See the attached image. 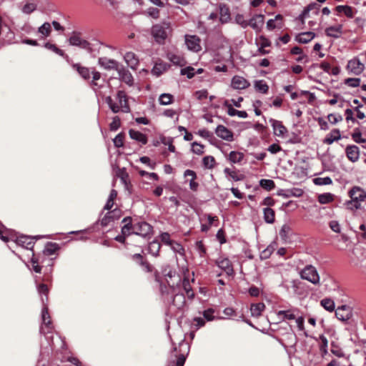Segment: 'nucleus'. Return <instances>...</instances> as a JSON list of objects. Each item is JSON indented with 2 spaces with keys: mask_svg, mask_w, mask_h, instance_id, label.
Here are the masks:
<instances>
[{
  "mask_svg": "<svg viewBox=\"0 0 366 366\" xmlns=\"http://www.w3.org/2000/svg\"><path fill=\"white\" fill-rule=\"evenodd\" d=\"M349 200H346L343 205L350 212H356L362 208V203L366 201V191L359 186L351 187L347 192Z\"/></svg>",
  "mask_w": 366,
  "mask_h": 366,
  "instance_id": "nucleus-1",
  "label": "nucleus"
},
{
  "mask_svg": "<svg viewBox=\"0 0 366 366\" xmlns=\"http://www.w3.org/2000/svg\"><path fill=\"white\" fill-rule=\"evenodd\" d=\"M105 102L114 114L119 112L129 113L130 107L128 103L127 96L123 91H118L116 99L114 100L110 96L105 98Z\"/></svg>",
  "mask_w": 366,
  "mask_h": 366,
  "instance_id": "nucleus-2",
  "label": "nucleus"
},
{
  "mask_svg": "<svg viewBox=\"0 0 366 366\" xmlns=\"http://www.w3.org/2000/svg\"><path fill=\"white\" fill-rule=\"evenodd\" d=\"M170 29L169 22H162L157 24L152 27L151 33L155 41L159 44H164L167 38L168 31Z\"/></svg>",
  "mask_w": 366,
  "mask_h": 366,
  "instance_id": "nucleus-3",
  "label": "nucleus"
},
{
  "mask_svg": "<svg viewBox=\"0 0 366 366\" xmlns=\"http://www.w3.org/2000/svg\"><path fill=\"white\" fill-rule=\"evenodd\" d=\"M300 277L313 285H319L320 277L317 269L312 264L306 265L300 272Z\"/></svg>",
  "mask_w": 366,
  "mask_h": 366,
  "instance_id": "nucleus-4",
  "label": "nucleus"
},
{
  "mask_svg": "<svg viewBox=\"0 0 366 366\" xmlns=\"http://www.w3.org/2000/svg\"><path fill=\"white\" fill-rule=\"evenodd\" d=\"M132 230L133 234L147 237L152 234V227L146 222H141L134 224Z\"/></svg>",
  "mask_w": 366,
  "mask_h": 366,
  "instance_id": "nucleus-5",
  "label": "nucleus"
},
{
  "mask_svg": "<svg viewBox=\"0 0 366 366\" xmlns=\"http://www.w3.org/2000/svg\"><path fill=\"white\" fill-rule=\"evenodd\" d=\"M335 315L339 320L347 322L352 318V308L346 305L340 306L335 310Z\"/></svg>",
  "mask_w": 366,
  "mask_h": 366,
  "instance_id": "nucleus-6",
  "label": "nucleus"
},
{
  "mask_svg": "<svg viewBox=\"0 0 366 366\" xmlns=\"http://www.w3.org/2000/svg\"><path fill=\"white\" fill-rule=\"evenodd\" d=\"M41 319L42 325L40 328L41 333L46 335L51 332L52 331L53 326L50 320L48 308L44 304L41 310Z\"/></svg>",
  "mask_w": 366,
  "mask_h": 366,
  "instance_id": "nucleus-7",
  "label": "nucleus"
},
{
  "mask_svg": "<svg viewBox=\"0 0 366 366\" xmlns=\"http://www.w3.org/2000/svg\"><path fill=\"white\" fill-rule=\"evenodd\" d=\"M365 69L364 64L360 61L359 58L355 57L348 61L347 65V71L355 75L360 74Z\"/></svg>",
  "mask_w": 366,
  "mask_h": 366,
  "instance_id": "nucleus-8",
  "label": "nucleus"
},
{
  "mask_svg": "<svg viewBox=\"0 0 366 366\" xmlns=\"http://www.w3.org/2000/svg\"><path fill=\"white\" fill-rule=\"evenodd\" d=\"M230 86L235 90H242L249 87L250 83L244 77L239 75H234L231 79Z\"/></svg>",
  "mask_w": 366,
  "mask_h": 366,
  "instance_id": "nucleus-9",
  "label": "nucleus"
},
{
  "mask_svg": "<svg viewBox=\"0 0 366 366\" xmlns=\"http://www.w3.org/2000/svg\"><path fill=\"white\" fill-rule=\"evenodd\" d=\"M69 44L71 46H79L81 49H86L88 51H91L90 44L82 39L79 34L74 33L69 39Z\"/></svg>",
  "mask_w": 366,
  "mask_h": 366,
  "instance_id": "nucleus-10",
  "label": "nucleus"
},
{
  "mask_svg": "<svg viewBox=\"0 0 366 366\" xmlns=\"http://www.w3.org/2000/svg\"><path fill=\"white\" fill-rule=\"evenodd\" d=\"M169 286L172 289V294L174 295L172 303L178 308L182 307L185 302V297L183 293L180 292L179 287H175L171 285V282L167 280Z\"/></svg>",
  "mask_w": 366,
  "mask_h": 366,
  "instance_id": "nucleus-11",
  "label": "nucleus"
},
{
  "mask_svg": "<svg viewBox=\"0 0 366 366\" xmlns=\"http://www.w3.org/2000/svg\"><path fill=\"white\" fill-rule=\"evenodd\" d=\"M185 44L189 50L197 52L202 49L200 39L196 35H186Z\"/></svg>",
  "mask_w": 366,
  "mask_h": 366,
  "instance_id": "nucleus-12",
  "label": "nucleus"
},
{
  "mask_svg": "<svg viewBox=\"0 0 366 366\" xmlns=\"http://www.w3.org/2000/svg\"><path fill=\"white\" fill-rule=\"evenodd\" d=\"M269 122L273 129V133L275 136L279 137H284L285 136L287 129L282 122L271 118L269 119Z\"/></svg>",
  "mask_w": 366,
  "mask_h": 366,
  "instance_id": "nucleus-13",
  "label": "nucleus"
},
{
  "mask_svg": "<svg viewBox=\"0 0 366 366\" xmlns=\"http://www.w3.org/2000/svg\"><path fill=\"white\" fill-rule=\"evenodd\" d=\"M34 239L35 237L30 236L21 235L17 237L14 242L17 245L21 247L22 248L26 249H32L34 245Z\"/></svg>",
  "mask_w": 366,
  "mask_h": 366,
  "instance_id": "nucleus-14",
  "label": "nucleus"
},
{
  "mask_svg": "<svg viewBox=\"0 0 366 366\" xmlns=\"http://www.w3.org/2000/svg\"><path fill=\"white\" fill-rule=\"evenodd\" d=\"M216 264L225 273L229 275H233L234 269L233 267L228 258L219 257L216 260Z\"/></svg>",
  "mask_w": 366,
  "mask_h": 366,
  "instance_id": "nucleus-15",
  "label": "nucleus"
},
{
  "mask_svg": "<svg viewBox=\"0 0 366 366\" xmlns=\"http://www.w3.org/2000/svg\"><path fill=\"white\" fill-rule=\"evenodd\" d=\"M98 63L100 66L103 67L107 70H119V67L120 66L118 61L114 59H109L107 57H100L99 58Z\"/></svg>",
  "mask_w": 366,
  "mask_h": 366,
  "instance_id": "nucleus-16",
  "label": "nucleus"
},
{
  "mask_svg": "<svg viewBox=\"0 0 366 366\" xmlns=\"http://www.w3.org/2000/svg\"><path fill=\"white\" fill-rule=\"evenodd\" d=\"M264 16L263 14H256L253 16L248 21V26H250L257 32L259 31L264 24Z\"/></svg>",
  "mask_w": 366,
  "mask_h": 366,
  "instance_id": "nucleus-17",
  "label": "nucleus"
},
{
  "mask_svg": "<svg viewBox=\"0 0 366 366\" xmlns=\"http://www.w3.org/2000/svg\"><path fill=\"white\" fill-rule=\"evenodd\" d=\"M345 154L352 162H356L360 158V149L356 145H348L345 149Z\"/></svg>",
  "mask_w": 366,
  "mask_h": 366,
  "instance_id": "nucleus-18",
  "label": "nucleus"
},
{
  "mask_svg": "<svg viewBox=\"0 0 366 366\" xmlns=\"http://www.w3.org/2000/svg\"><path fill=\"white\" fill-rule=\"evenodd\" d=\"M215 133L222 139L229 142L233 140V133L224 125H218L215 129Z\"/></svg>",
  "mask_w": 366,
  "mask_h": 366,
  "instance_id": "nucleus-19",
  "label": "nucleus"
},
{
  "mask_svg": "<svg viewBox=\"0 0 366 366\" xmlns=\"http://www.w3.org/2000/svg\"><path fill=\"white\" fill-rule=\"evenodd\" d=\"M118 72L119 79L125 82L127 84L132 86L134 83V79L132 74L127 70L123 66L119 67Z\"/></svg>",
  "mask_w": 366,
  "mask_h": 366,
  "instance_id": "nucleus-20",
  "label": "nucleus"
},
{
  "mask_svg": "<svg viewBox=\"0 0 366 366\" xmlns=\"http://www.w3.org/2000/svg\"><path fill=\"white\" fill-rule=\"evenodd\" d=\"M179 347L183 349L184 352L178 355L176 366H184L189 346L184 340H182L179 343Z\"/></svg>",
  "mask_w": 366,
  "mask_h": 366,
  "instance_id": "nucleus-21",
  "label": "nucleus"
},
{
  "mask_svg": "<svg viewBox=\"0 0 366 366\" xmlns=\"http://www.w3.org/2000/svg\"><path fill=\"white\" fill-rule=\"evenodd\" d=\"M167 58L174 65L183 66L186 64L184 59L177 53L168 52L167 54Z\"/></svg>",
  "mask_w": 366,
  "mask_h": 366,
  "instance_id": "nucleus-22",
  "label": "nucleus"
},
{
  "mask_svg": "<svg viewBox=\"0 0 366 366\" xmlns=\"http://www.w3.org/2000/svg\"><path fill=\"white\" fill-rule=\"evenodd\" d=\"M224 106L227 108V114L230 117L237 116L243 119L247 117V113L245 111H238L234 109L227 100L224 102Z\"/></svg>",
  "mask_w": 366,
  "mask_h": 366,
  "instance_id": "nucleus-23",
  "label": "nucleus"
},
{
  "mask_svg": "<svg viewBox=\"0 0 366 366\" xmlns=\"http://www.w3.org/2000/svg\"><path fill=\"white\" fill-rule=\"evenodd\" d=\"M340 139V131L338 129H334L328 134H327L326 137L323 140V142L326 144L330 145L334 142Z\"/></svg>",
  "mask_w": 366,
  "mask_h": 366,
  "instance_id": "nucleus-24",
  "label": "nucleus"
},
{
  "mask_svg": "<svg viewBox=\"0 0 366 366\" xmlns=\"http://www.w3.org/2000/svg\"><path fill=\"white\" fill-rule=\"evenodd\" d=\"M124 59L131 69H135L137 68L139 60L133 52H127L124 56Z\"/></svg>",
  "mask_w": 366,
  "mask_h": 366,
  "instance_id": "nucleus-25",
  "label": "nucleus"
},
{
  "mask_svg": "<svg viewBox=\"0 0 366 366\" xmlns=\"http://www.w3.org/2000/svg\"><path fill=\"white\" fill-rule=\"evenodd\" d=\"M315 34L312 31L302 32L295 36V40L300 44H307L312 41Z\"/></svg>",
  "mask_w": 366,
  "mask_h": 366,
  "instance_id": "nucleus-26",
  "label": "nucleus"
},
{
  "mask_svg": "<svg viewBox=\"0 0 366 366\" xmlns=\"http://www.w3.org/2000/svg\"><path fill=\"white\" fill-rule=\"evenodd\" d=\"M129 134L131 139L140 142L142 144H146L147 143V136L139 132L134 129H129Z\"/></svg>",
  "mask_w": 366,
  "mask_h": 366,
  "instance_id": "nucleus-27",
  "label": "nucleus"
},
{
  "mask_svg": "<svg viewBox=\"0 0 366 366\" xmlns=\"http://www.w3.org/2000/svg\"><path fill=\"white\" fill-rule=\"evenodd\" d=\"M325 33L328 36L339 38L342 33V25L330 26L326 29Z\"/></svg>",
  "mask_w": 366,
  "mask_h": 366,
  "instance_id": "nucleus-28",
  "label": "nucleus"
},
{
  "mask_svg": "<svg viewBox=\"0 0 366 366\" xmlns=\"http://www.w3.org/2000/svg\"><path fill=\"white\" fill-rule=\"evenodd\" d=\"M264 309L265 305L262 302L252 304L250 306L251 315L253 317H259Z\"/></svg>",
  "mask_w": 366,
  "mask_h": 366,
  "instance_id": "nucleus-29",
  "label": "nucleus"
},
{
  "mask_svg": "<svg viewBox=\"0 0 366 366\" xmlns=\"http://www.w3.org/2000/svg\"><path fill=\"white\" fill-rule=\"evenodd\" d=\"M219 21L222 23H227L230 19L229 9L225 5L220 6Z\"/></svg>",
  "mask_w": 366,
  "mask_h": 366,
  "instance_id": "nucleus-30",
  "label": "nucleus"
},
{
  "mask_svg": "<svg viewBox=\"0 0 366 366\" xmlns=\"http://www.w3.org/2000/svg\"><path fill=\"white\" fill-rule=\"evenodd\" d=\"M72 66L83 79H88L90 78V71L87 67L81 66L79 64H74Z\"/></svg>",
  "mask_w": 366,
  "mask_h": 366,
  "instance_id": "nucleus-31",
  "label": "nucleus"
},
{
  "mask_svg": "<svg viewBox=\"0 0 366 366\" xmlns=\"http://www.w3.org/2000/svg\"><path fill=\"white\" fill-rule=\"evenodd\" d=\"M38 32L41 35V38L48 37L51 32V26L50 23L45 22L38 29Z\"/></svg>",
  "mask_w": 366,
  "mask_h": 366,
  "instance_id": "nucleus-32",
  "label": "nucleus"
},
{
  "mask_svg": "<svg viewBox=\"0 0 366 366\" xmlns=\"http://www.w3.org/2000/svg\"><path fill=\"white\" fill-rule=\"evenodd\" d=\"M264 220L268 224H272L274 222V211L269 208L263 209Z\"/></svg>",
  "mask_w": 366,
  "mask_h": 366,
  "instance_id": "nucleus-33",
  "label": "nucleus"
},
{
  "mask_svg": "<svg viewBox=\"0 0 366 366\" xmlns=\"http://www.w3.org/2000/svg\"><path fill=\"white\" fill-rule=\"evenodd\" d=\"M59 249V246L57 243L55 242H48L43 251L44 254L45 255H52L54 254L58 249Z\"/></svg>",
  "mask_w": 366,
  "mask_h": 366,
  "instance_id": "nucleus-34",
  "label": "nucleus"
},
{
  "mask_svg": "<svg viewBox=\"0 0 366 366\" xmlns=\"http://www.w3.org/2000/svg\"><path fill=\"white\" fill-rule=\"evenodd\" d=\"M334 199L335 195L330 192L320 194L318 196V202L322 204L330 203L334 200Z\"/></svg>",
  "mask_w": 366,
  "mask_h": 366,
  "instance_id": "nucleus-35",
  "label": "nucleus"
},
{
  "mask_svg": "<svg viewBox=\"0 0 366 366\" xmlns=\"http://www.w3.org/2000/svg\"><path fill=\"white\" fill-rule=\"evenodd\" d=\"M277 315L278 318L282 320L295 319V315L292 310H280Z\"/></svg>",
  "mask_w": 366,
  "mask_h": 366,
  "instance_id": "nucleus-36",
  "label": "nucleus"
},
{
  "mask_svg": "<svg viewBox=\"0 0 366 366\" xmlns=\"http://www.w3.org/2000/svg\"><path fill=\"white\" fill-rule=\"evenodd\" d=\"M133 260L136 261L138 264L144 267L145 271L150 272L151 266L143 260V257L140 254H134L132 256Z\"/></svg>",
  "mask_w": 366,
  "mask_h": 366,
  "instance_id": "nucleus-37",
  "label": "nucleus"
},
{
  "mask_svg": "<svg viewBox=\"0 0 366 366\" xmlns=\"http://www.w3.org/2000/svg\"><path fill=\"white\" fill-rule=\"evenodd\" d=\"M254 89L262 93L267 94L269 89V86L264 80H257L254 81Z\"/></svg>",
  "mask_w": 366,
  "mask_h": 366,
  "instance_id": "nucleus-38",
  "label": "nucleus"
},
{
  "mask_svg": "<svg viewBox=\"0 0 366 366\" xmlns=\"http://www.w3.org/2000/svg\"><path fill=\"white\" fill-rule=\"evenodd\" d=\"M160 247L161 245L158 241H153L149 243L148 251L152 255L157 257L159 255Z\"/></svg>",
  "mask_w": 366,
  "mask_h": 366,
  "instance_id": "nucleus-39",
  "label": "nucleus"
},
{
  "mask_svg": "<svg viewBox=\"0 0 366 366\" xmlns=\"http://www.w3.org/2000/svg\"><path fill=\"white\" fill-rule=\"evenodd\" d=\"M181 286L189 298H192L194 297V295L189 280L184 278L182 282Z\"/></svg>",
  "mask_w": 366,
  "mask_h": 366,
  "instance_id": "nucleus-40",
  "label": "nucleus"
},
{
  "mask_svg": "<svg viewBox=\"0 0 366 366\" xmlns=\"http://www.w3.org/2000/svg\"><path fill=\"white\" fill-rule=\"evenodd\" d=\"M244 158V154L239 152L232 151L229 154V160L234 164L240 162Z\"/></svg>",
  "mask_w": 366,
  "mask_h": 366,
  "instance_id": "nucleus-41",
  "label": "nucleus"
},
{
  "mask_svg": "<svg viewBox=\"0 0 366 366\" xmlns=\"http://www.w3.org/2000/svg\"><path fill=\"white\" fill-rule=\"evenodd\" d=\"M31 263L33 270L36 273H40L41 271V267L40 264L43 263V260H40L39 258L36 257L34 254L32 253Z\"/></svg>",
  "mask_w": 366,
  "mask_h": 366,
  "instance_id": "nucleus-42",
  "label": "nucleus"
},
{
  "mask_svg": "<svg viewBox=\"0 0 366 366\" xmlns=\"http://www.w3.org/2000/svg\"><path fill=\"white\" fill-rule=\"evenodd\" d=\"M320 344V350L322 355H325L328 353V340L327 337L322 335L319 337Z\"/></svg>",
  "mask_w": 366,
  "mask_h": 366,
  "instance_id": "nucleus-43",
  "label": "nucleus"
},
{
  "mask_svg": "<svg viewBox=\"0 0 366 366\" xmlns=\"http://www.w3.org/2000/svg\"><path fill=\"white\" fill-rule=\"evenodd\" d=\"M320 305L327 311L332 312L335 310V305L332 300L330 298L322 299L320 302Z\"/></svg>",
  "mask_w": 366,
  "mask_h": 366,
  "instance_id": "nucleus-44",
  "label": "nucleus"
},
{
  "mask_svg": "<svg viewBox=\"0 0 366 366\" xmlns=\"http://www.w3.org/2000/svg\"><path fill=\"white\" fill-rule=\"evenodd\" d=\"M122 222H124L125 224L122 228V233L125 236L130 234L132 233L130 232V230L133 227L131 224V218L125 217L123 219Z\"/></svg>",
  "mask_w": 366,
  "mask_h": 366,
  "instance_id": "nucleus-45",
  "label": "nucleus"
},
{
  "mask_svg": "<svg viewBox=\"0 0 366 366\" xmlns=\"http://www.w3.org/2000/svg\"><path fill=\"white\" fill-rule=\"evenodd\" d=\"M169 247L175 254H178L181 256L184 255V249L182 247V245L179 242L173 241L172 244L169 245Z\"/></svg>",
  "mask_w": 366,
  "mask_h": 366,
  "instance_id": "nucleus-46",
  "label": "nucleus"
},
{
  "mask_svg": "<svg viewBox=\"0 0 366 366\" xmlns=\"http://www.w3.org/2000/svg\"><path fill=\"white\" fill-rule=\"evenodd\" d=\"M259 185L267 191H271L275 187V184L272 179H262L259 181Z\"/></svg>",
  "mask_w": 366,
  "mask_h": 366,
  "instance_id": "nucleus-47",
  "label": "nucleus"
},
{
  "mask_svg": "<svg viewBox=\"0 0 366 366\" xmlns=\"http://www.w3.org/2000/svg\"><path fill=\"white\" fill-rule=\"evenodd\" d=\"M173 96L170 94L164 93L159 98V104L162 105H169L172 103Z\"/></svg>",
  "mask_w": 366,
  "mask_h": 366,
  "instance_id": "nucleus-48",
  "label": "nucleus"
},
{
  "mask_svg": "<svg viewBox=\"0 0 366 366\" xmlns=\"http://www.w3.org/2000/svg\"><path fill=\"white\" fill-rule=\"evenodd\" d=\"M331 352L337 357H344L345 356V352L338 345H337L335 342L331 343Z\"/></svg>",
  "mask_w": 366,
  "mask_h": 366,
  "instance_id": "nucleus-49",
  "label": "nucleus"
},
{
  "mask_svg": "<svg viewBox=\"0 0 366 366\" xmlns=\"http://www.w3.org/2000/svg\"><path fill=\"white\" fill-rule=\"evenodd\" d=\"M290 227L288 224H285L282 225L280 231V237H281L282 239L286 241L289 238V234H290Z\"/></svg>",
  "mask_w": 366,
  "mask_h": 366,
  "instance_id": "nucleus-50",
  "label": "nucleus"
},
{
  "mask_svg": "<svg viewBox=\"0 0 366 366\" xmlns=\"http://www.w3.org/2000/svg\"><path fill=\"white\" fill-rule=\"evenodd\" d=\"M336 9L338 12H343L349 18H352L354 15L352 9L349 6H337Z\"/></svg>",
  "mask_w": 366,
  "mask_h": 366,
  "instance_id": "nucleus-51",
  "label": "nucleus"
},
{
  "mask_svg": "<svg viewBox=\"0 0 366 366\" xmlns=\"http://www.w3.org/2000/svg\"><path fill=\"white\" fill-rule=\"evenodd\" d=\"M315 184L316 185H330L332 183V180L329 177H317L313 179Z\"/></svg>",
  "mask_w": 366,
  "mask_h": 366,
  "instance_id": "nucleus-52",
  "label": "nucleus"
},
{
  "mask_svg": "<svg viewBox=\"0 0 366 366\" xmlns=\"http://www.w3.org/2000/svg\"><path fill=\"white\" fill-rule=\"evenodd\" d=\"M352 138L356 143L358 144L366 142V139L362 137V133L358 129H355L352 134Z\"/></svg>",
  "mask_w": 366,
  "mask_h": 366,
  "instance_id": "nucleus-53",
  "label": "nucleus"
},
{
  "mask_svg": "<svg viewBox=\"0 0 366 366\" xmlns=\"http://www.w3.org/2000/svg\"><path fill=\"white\" fill-rule=\"evenodd\" d=\"M215 163L214 158L212 156H206L202 159V164L205 168L212 169Z\"/></svg>",
  "mask_w": 366,
  "mask_h": 366,
  "instance_id": "nucleus-54",
  "label": "nucleus"
},
{
  "mask_svg": "<svg viewBox=\"0 0 366 366\" xmlns=\"http://www.w3.org/2000/svg\"><path fill=\"white\" fill-rule=\"evenodd\" d=\"M360 78H347L345 80V84L350 87H357L360 84Z\"/></svg>",
  "mask_w": 366,
  "mask_h": 366,
  "instance_id": "nucleus-55",
  "label": "nucleus"
},
{
  "mask_svg": "<svg viewBox=\"0 0 366 366\" xmlns=\"http://www.w3.org/2000/svg\"><path fill=\"white\" fill-rule=\"evenodd\" d=\"M44 47L49 50L52 51L53 52L59 54V56H64V52L59 49L56 45L50 44L49 42L44 44Z\"/></svg>",
  "mask_w": 366,
  "mask_h": 366,
  "instance_id": "nucleus-56",
  "label": "nucleus"
},
{
  "mask_svg": "<svg viewBox=\"0 0 366 366\" xmlns=\"http://www.w3.org/2000/svg\"><path fill=\"white\" fill-rule=\"evenodd\" d=\"M166 277H169L170 279L174 278V280L172 282V284L171 285H174V284H177V287H180L181 283V278L179 275H176L175 272L169 271L167 274Z\"/></svg>",
  "mask_w": 366,
  "mask_h": 366,
  "instance_id": "nucleus-57",
  "label": "nucleus"
},
{
  "mask_svg": "<svg viewBox=\"0 0 366 366\" xmlns=\"http://www.w3.org/2000/svg\"><path fill=\"white\" fill-rule=\"evenodd\" d=\"M192 151L193 153L200 155L204 153V146L196 142L192 144Z\"/></svg>",
  "mask_w": 366,
  "mask_h": 366,
  "instance_id": "nucleus-58",
  "label": "nucleus"
},
{
  "mask_svg": "<svg viewBox=\"0 0 366 366\" xmlns=\"http://www.w3.org/2000/svg\"><path fill=\"white\" fill-rule=\"evenodd\" d=\"M36 9V4L34 3H26L22 8L21 11L24 14H29Z\"/></svg>",
  "mask_w": 366,
  "mask_h": 366,
  "instance_id": "nucleus-59",
  "label": "nucleus"
},
{
  "mask_svg": "<svg viewBox=\"0 0 366 366\" xmlns=\"http://www.w3.org/2000/svg\"><path fill=\"white\" fill-rule=\"evenodd\" d=\"M121 126V121L118 116H115L112 118V121L109 124V129L111 131H117Z\"/></svg>",
  "mask_w": 366,
  "mask_h": 366,
  "instance_id": "nucleus-60",
  "label": "nucleus"
},
{
  "mask_svg": "<svg viewBox=\"0 0 366 366\" xmlns=\"http://www.w3.org/2000/svg\"><path fill=\"white\" fill-rule=\"evenodd\" d=\"M327 119L332 124H336L337 123L342 121L343 119L342 115L339 114H330L327 116Z\"/></svg>",
  "mask_w": 366,
  "mask_h": 366,
  "instance_id": "nucleus-61",
  "label": "nucleus"
},
{
  "mask_svg": "<svg viewBox=\"0 0 366 366\" xmlns=\"http://www.w3.org/2000/svg\"><path fill=\"white\" fill-rule=\"evenodd\" d=\"M182 75H186L187 78L192 79L194 76V69L192 66H187L182 69L180 71Z\"/></svg>",
  "mask_w": 366,
  "mask_h": 366,
  "instance_id": "nucleus-62",
  "label": "nucleus"
},
{
  "mask_svg": "<svg viewBox=\"0 0 366 366\" xmlns=\"http://www.w3.org/2000/svg\"><path fill=\"white\" fill-rule=\"evenodd\" d=\"M234 20L237 24L240 25L244 29L248 26V21L244 20V16L242 14H237Z\"/></svg>",
  "mask_w": 366,
  "mask_h": 366,
  "instance_id": "nucleus-63",
  "label": "nucleus"
},
{
  "mask_svg": "<svg viewBox=\"0 0 366 366\" xmlns=\"http://www.w3.org/2000/svg\"><path fill=\"white\" fill-rule=\"evenodd\" d=\"M146 14L149 16L155 19L159 17V10L154 7H149V9H147V10L146 11Z\"/></svg>",
  "mask_w": 366,
  "mask_h": 366,
  "instance_id": "nucleus-64",
  "label": "nucleus"
}]
</instances>
